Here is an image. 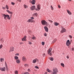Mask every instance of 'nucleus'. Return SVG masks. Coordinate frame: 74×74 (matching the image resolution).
<instances>
[{
	"label": "nucleus",
	"instance_id": "1",
	"mask_svg": "<svg viewBox=\"0 0 74 74\" xmlns=\"http://www.w3.org/2000/svg\"><path fill=\"white\" fill-rule=\"evenodd\" d=\"M58 72V68H54L53 69V71L51 72V74H57Z\"/></svg>",
	"mask_w": 74,
	"mask_h": 74
},
{
	"label": "nucleus",
	"instance_id": "2",
	"mask_svg": "<svg viewBox=\"0 0 74 74\" xmlns=\"http://www.w3.org/2000/svg\"><path fill=\"white\" fill-rule=\"evenodd\" d=\"M72 41V40H71L70 41V40H67L66 42V45L67 47H68L69 48V47L70 46V45H71V42Z\"/></svg>",
	"mask_w": 74,
	"mask_h": 74
},
{
	"label": "nucleus",
	"instance_id": "3",
	"mask_svg": "<svg viewBox=\"0 0 74 74\" xmlns=\"http://www.w3.org/2000/svg\"><path fill=\"white\" fill-rule=\"evenodd\" d=\"M3 16L4 17V19H6V18L7 19L9 20H10L11 19V18L10 17V16L8 15H5L4 14H3Z\"/></svg>",
	"mask_w": 74,
	"mask_h": 74
},
{
	"label": "nucleus",
	"instance_id": "4",
	"mask_svg": "<svg viewBox=\"0 0 74 74\" xmlns=\"http://www.w3.org/2000/svg\"><path fill=\"white\" fill-rule=\"evenodd\" d=\"M52 48H50L47 51V53L48 55H49L50 56H52Z\"/></svg>",
	"mask_w": 74,
	"mask_h": 74
},
{
	"label": "nucleus",
	"instance_id": "5",
	"mask_svg": "<svg viewBox=\"0 0 74 74\" xmlns=\"http://www.w3.org/2000/svg\"><path fill=\"white\" fill-rule=\"evenodd\" d=\"M41 9V5L38 4L36 6V8L35 9L36 11H39Z\"/></svg>",
	"mask_w": 74,
	"mask_h": 74
},
{
	"label": "nucleus",
	"instance_id": "6",
	"mask_svg": "<svg viewBox=\"0 0 74 74\" xmlns=\"http://www.w3.org/2000/svg\"><path fill=\"white\" fill-rule=\"evenodd\" d=\"M61 29H62V30L60 32H61V33H64V32H66V29H65V28H64L63 27H62Z\"/></svg>",
	"mask_w": 74,
	"mask_h": 74
},
{
	"label": "nucleus",
	"instance_id": "7",
	"mask_svg": "<svg viewBox=\"0 0 74 74\" xmlns=\"http://www.w3.org/2000/svg\"><path fill=\"white\" fill-rule=\"evenodd\" d=\"M41 22L42 25H44V26H45V25H46L47 23V22L45 20L42 21Z\"/></svg>",
	"mask_w": 74,
	"mask_h": 74
},
{
	"label": "nucleus",
	"instance_id": "8",
	"mask_svg": "<svg viewBox=\"0 0 74 74\" xmlns=\"http://www.w3.org/2000/svg\"><path fill=\"white\" fill-rule=\"evenodd\" d=\"M38 62V60L37 58H36L33 60L32 61V63H33L34 64L36 63V62Z\"/></svg>",
	"mask_w": 74,
	"mask_h": 74
},
{
	"label": "nucleus",
	"instance_id": "9",
	"mask_svg": "<svg viewBox=\"0 0 74 74\" xmlns=\"http://www.w3.org/2000/svg\"><path fill=\"white\" fill-rule=\"evenodd\" d=\"M14 47H11L10 48V51H9V52H12L14 51Z\"/></svg>",
	"mask_w": 74,
	"mask_h": 74
},
{
	"label": "nucleus",
	"instance_id": "10",
	"mask_svg": "<svg viewBox=\"0 0 74 74\" xmlns=\"http://www.w3.org/2000/svg\"><path fill=\"white\" fill-rule=\"evenodd\" d=\"M0 70L2 71H5V67H0Z\"/></svg>",
	"mask_w": 74,
	"mask_h": 74
},
{
	"label": "nucleus",
	"instance_id": "11",
	"mask_svg": "<svg viewBox=\"0 0 74 74\" xmlns=\"http://www.w3.org/2000/svg\"><path fill=\"white\" fill-rule=\"evenodd\" d=\"M44 29H45V32H48V28L47 27L45 26L44 27Z\"/></svg>",
	"mask_w": 74,
	"mask_h": 74
},
{
	"label": "nucleus",
	"instance_id": "12",
	"mask_svg": "<svg viewBox=\"0 0 74 74\" xmlns=\"http://www.w3.org/2000/svg\"><path fill=\"white\" fill-rule=\"evenodd\" d=\"M35 8H36V6L33 5L31 8V10H35Z\"/></svg>",
	"mask_w": 74,
	"mask_h": 74
},
{
	"label": "nucleus",
	"instance_id": "13",
	"mask_svg": "<svg viewBox=\"0 0 74 74\" xmlns=\"http://www.w3.org/2000/svg\"><path fill=\"white\" fill-rule=\"evenodd\" d=\"M5 64L6 70L7 71H8L9 70L8 67V66H7V63H6V62H5Z\"/></svg>",
	"mask_w": 74,
	"mask_h": 74
},
{
	"label": "nucleus",
	"instance_id": "14",
	"mask_svg": "<svg viewBox=\"0 0 74 74\" xmlns=\"http://www.w3.org/2000/svg\"><path fill=\"white\" fill-rule=\"evenodd\" d=\"M22 60L24 62H25V61H26V58L25 56L23 57L22 58Z\"/></svg>",
	"mask_w": 74,
	"mask_h": 74
},
{
	"label": "nucleus",
	"instance_id": "15",
	"mask_svg": "<svg viewBox=\"0 0 74 74\" xmlns=\"http://www.w3.org/2000/svg\"><path fill=\"white\" fill-rule=\"evenodd\" d=\"M22 40L23 41H26V36H25L24 38H23L22 39Z\"/></svg>",
	"mask_w": 74,
	"mask_h": 74
},
{
	"label": "nucleus",
	"instance_id": "16",
	"mask_svg": "<svg viewBox=\"0 0 74 74\" xmlns=\"http://www.w3.org/2000/svg\"><path fill=\"white\" fill-rule=\"evenodd\" d=\"M31 1V3L33 5L35 4V2H36V1L35 0H32V1Z\"/></svg>",
	"mask_w": 74,
	"mask_h": 74
},
{
	"label": "nucleus",
	"instance_id": "17",
	"mask_svg": "<svg viewBox=\"0 0 74 74\" xmlns=\"http://www.w3.org/2000/svg\"><path fill=\"white\" fill-rule=\"evenodd\" d=\"M27 22L30 23V22H33V20H32L31 19H29L27 21Z\"/></svg>",
	"mask_w": 74,
	"mask_h": 74
},
{
	"label": "nucleus",
	"instance_id": "18",
	"mask_svg": "<svg viewBox=\"0 0 74 74\" xmlns=\"http://www.w3.org/2000/svg\"><path fill=\"white\" fill-rule=\"evenodd\" d=\"M54 24L55 26H58V25H59V23H58L56 22L54 23Z\"/></svg>",
	"mask_w": 74,
	"mask_h": 74
},
{
	"label": "nucleus",
	"instance_id": "19",
	"mask_svg": "<svg viewBox=\"0 0 74 74\" xmlns=\"http://www.w3.org/2000/svg\"><path fill=\"white\" fill-rule=\"evenodd\" d=\"M38 15V14L37 13H35L34 14H33L32 15V16H34L35 17L36 16V17H37V15Z\"/></svg>",
	"mask_w": 74,
	"mask_h": 74
},
{
	"label": "nucleus",
	"instance_id": "20",
	"mask_svg": "<svg viewBox=\"0 0 74 74\" xmlns=\"http://www.w3.org/2000/svg\"><path fill=\"white\" fill-rule=\"evenodd\" d=\"M66 11H67V13H68V14H69V15H71V12H70V11L69 10H66Z\"/></svg>",
	"mask_w": 74,
	"mask_h": 74
},
{
	"label": "nucleus",
	"instance_id": "21",
	"mask_svg": "<svg viewBox=\"0 0 74 74\" xmlns=\"http://www.w3.org/2000/svg\"><path fill=\"white\" fill-rule=\"evenodd\" d=\"M47 26H48V27L50 28L51 27V25L49 24L48 23H46V24Z\"/></svg>",
	"mask_w": 74,
	"mask_h": 74
},
{
	"label": "nucleus",
	"instance_id": "22",
	"mask_svg": "<svg viewBox=\"0 0 74 74\" xmlns=\"http://www.w3.org/2000/svg\"><path fill=\"white\" fill-rule=\"evenodd\" d=\"M16 62L17 63H19L21 62V61L19 60H16Z\"/></svg>",
	"mask_w": 74,
	"mask_h": 74
},
{
	"label": "nucleus",
	"instance_id": "23",
	"mask_svg": "<svg viewBox=\"0 0 74 74\" xmlns=\"http://www.w3.org/2000/svg\"><path fill=\"white\" fill-rule=\"evenodd\" d=\"M23 6H24V8H27V7H28V6H27V5L25 4Z\"/></svg>",
	"mask_w": 74,
	"mask_h": 74
},
{
	"label": "nucleus",
	"instance_id": "24",
	"mask_svg": "<svg viewBox=\"0 0 74 74\" xmlns=\"http://www.w3.org/2000/svg\"><path fill=\"white\" fill-rule=\"evenodd\" d=\"M0 60L1 62H3V61H4V58H1L0 59Z\"/></svg>",
	"mask_w": 74,
	"mask_h": 74
},
{
	"label": "nucleus",
	"instance_id": "25",
	"mask_svg": "<svg viewBox=\"0 0 74 74\" xmlns=\"http://www.w3.org/2000/svg\"><path fill=\"white\" fill-rule=\"evenodd\" d=\"M7 12H8V13H9V14H12V12H11L10 11H9V10H7Z\"/></svg>",
	"mask_w": 74,
	"mask_h": 74
},
{
	"label": "nucleus",
	"instance_id": "26",
	"mask_svg": "<svg viewBox=\"0 0 74 74\" xmlns=\"http://www.w3.org/2000/svg\"><path fill=\"white\" fill-rule=\"evenodd\" d=\"M32 38L33 39V40H36V36H33Z\"/></svg>",
	"mask_w": 74,
	"mask_h": 74
},
{
	"label": "nucleus",
	"instance_id": "27",
	"mask_svg": "<svg viewBox=\"0 0 74 74\" xmlns=\"http://www.w3.org/2000/svg\"><path fill=\"white\" fill-rule=\"evenodd\" d=\"M61 66L63 67H64V64L63 63H61Z\"/></svg>",
	"mask_w": 74,
	"mask_h": 74
},
{
	"label": "nucleus",
	"instance_id": "28",
	"mask_svg": "<svg viewBox=\"0 0 74 74\" xmlns=\"http://www.w3.org/2000/svg\"><path fill=\"white\" fill-rule=\"evenodd\" d=\"M57 40V39H54L53 41L52 42V43H54V42H56V41Z\"/></svg>",
	"mask_w": 74,
	"mask_h": 74
},
{
	"label": "nucleus",
	"instance_id": "29",
	"mask_svg": "<svg viewBox=\"0 0 74 74\" xmlns=\"http://www.w3.org/2000/svg\"><path fill=\"white\" fill-rule=\"evenodd\" d=\"M14 59L16 60H18V57L17 56H14Z\"/></svg>",
	"mask_w": 74,
	"mask_h": 74
},
{
	"label": "nucleus",
	"instance_id": "30",
	"mask_svg": "<svg viewBox=\"0 0 74 74\" xmlns=\"http://www.w3.org/2000/svg\"><path fill=\"white\" fill-rule=\"evenodd\" d=\"M0 42H4V39H3V38H2L0 41Z\"/></svg>",
	"mask_w": 74,
	"mask_h": 74
},
{
	"label": "nucleus",
	"instance_id": "31",
	"mask_svg": "<svg viewBox=\"0 0 74 74\" xmlns=\"http://www.w3.org/2000/svg\"><path fill=\"white\" fill-rule=\"evenodd\" d=\"M5 8H6L7 10H8V9H9V7H8V6L7 5H6Z\"/></svg>",
	"mask_w": 74,
	"mask_h": 74
},
{
	"label": "nucleus",
	"instance_id": "32",
	"mask_svg": "<svg viewBox=\"0 0 74 74\" xmlns=\"http://www.w3.org/2000/svg\"><path fill=\"white\" fill-rule=\"evenodd\" d=\"M18 72L17 70H16L14 71V74H18Z\"/></svg>",
	"mask_w": 74,
	"mask_h": 74
},
{
	"label": "nucleus",
	"instance_id": "33",
	"mask_svg": "<svg viewBox=\"0 0 74 74\" xmlns=\"http://www.w3.org/2000/svg\"><path fill=\"white\" fill-rule=\"evenodd\" d=\"M49 59H50V60H51V61H53V58L52 57H50Z\"/></svg>",
	"mask_w": 74,
	"mask_h": 74
},
{
	"label": "nucleus",
	"instance_id": "34",
	"mask_svg": "<svg viewBox=\"0 0 74 74\" xmlns=\"http://www.w3.org/2000/svg\"><path fill=\"white\" fill-rule=\"evenodd\" d=\"M50 7L51 10H53V7H52V5H51Z\"/></svg>",
	"mask_w": 74,
	"mask_h": 74
},
{
	"label": "nucleus",
	"instance_id": "35",
	"mask_svg": "<svg viewBox=\"0 0 74 74\" xmlns=\"http://www.w3.org/2000/svg\"><path fill=\"white\" fill-rule=\"evenodd\" d=\"M69 37L70 38H71V39L73 38V37H72V36L71 35H69Z\"/></svg>",
	"mask_w": 74,
	"mask_h": 74
},
{
	"label": "nucleus",
	"instance_id": "36",
	"mask_svg": "<svg viewBox=\"0 0 74 74\" xmlns=\"http://www.w3.org/2000/svg\"><path fill=\"white\" fill-rule=\"evenodd\" d=\"M47 71L49 72V73H51V71L49 70V69H47Z\"/></svg>",
	"mask_w": 74,
	"mask_h": 74
},
{
	"label": "nucleus",
	"instance_id": "37",
	"mask_svg": "<svg viewBox=\"0 0 74 74\" xmlns=\"http://www.w3.org/2000/svg\"><path fill=\"white\" fill-rule=\"evenodd\" d=\"M24 66L25 67H29V65L27 64H25L24 65Z\"/></svg>",
	"mask_w": 74,
	"mask_h": 74
},
{
	"label": "nucleus",
	"instance_id": "38",
	"mask_svg": "<svg viewBox=\"0 0 74 74\" xmlns=\"http://www.w3.org/2000/svg\"><path fill=\"white\" fill-rule=\"evenodd\" d=\"M22 74H29V73L28 72H26L25 73H23Z\"/></svg>",
	"mask_w": 74,
	"mask_h": 74
},
{
	"label": "nucleus",
	"instance_id": "39",
	"mask_svg": "<svg viewBox=\"0 0 74 74\" xmlns=\"http://www.w3.org/2000/svg\"><path fill=\"white\" fill-rule=\"evenodd\" d=\"M45 45V42H42V45Z\"/></svg>",
	"mask_w": 74,
	"mask_h": 74
},
{
	"label": "nucleus",
	"instance_id": "40",
	"mask_svg": "<svg viewBox=\"0 0 74 74\" xmlns=\"http://www.w3.org/2000/svg\"><path fill=\"white\" fill-rule=\"evenodd\" d=\"M34 68H35V69H39V68L37 66H35L34 67Z\"/></svg>",
	"mask_w": 74,
	"mask_h": 74
},
{
	"label": "nucleus",
	"instance_id": "41",
	"mask_svg": "<svg viewBox=\"0 0 74 74\" xmlns=\"http://www.w3.org/2000/svg\"><path fill=\"white\" fill-rule=\"evenodd\" d=\"M11 4L12 5H15V3L13 2H12Z\"/></svg>",
	"mask_w": 74,
	"mask_h": 74
},
{
	"label": "nucleus",
	"instance_id": "42",
	"mask_svg": "<svg viewBox=\"0 0 74 74\" xmlns=\"http://www.w3.org/2000/svg\"><path fill=\"white\" fill-rule=\"evenodd\" d=\"M48 21H49V22H50V23H52L53 22V21L52 20H48Z\"/></svg>",
	"mask_w": 74,
	"mask_h": 74
},
{
	"label": "nucleus",
	"instance_id": "43",
	"mask_svg": "<svg viewBox=\"0 0 74 74\" xmlns=\"http://www.w3.org/2000/svg\"><path fill=\"white\" fill-rule=\"evenodd\" d=\"M28 44H29L31 45L32 44V42H31L30 41H28Z\"/></svg>",
	"mask_w": 74,
	"mask_h": 74
},
{
	"label": "nucleus",
	"instance_id": "44",
	"mask_svg": "<svg viewBox=\"0 0 74 74\" xmlns=\"http://www.w3.org/2000/svg\"><path fill=\"white\" fill-rule=\"evenodd\" d=\"M44 36H45V37H47V34L46 33H45V34H44Z\"/></svg>",
	"mask_w": 74,
	"mask_h": 74
},
{
	"label": "nucleus",
	"instance_id": "45",
	"mask_svg": "<svg viewBox=\"0 0 74 74\" xmlns=\"http://www.w3.org/2000/svg\"><path fill=\"white\" fill-rule=\"evenodd\" d=\"M2 47H3V45H1L0 46V49H1V48H2Z\"/></svg>",
	"mask_w": 74,
	"mask_h": 74
},
{
	"label": "nucleus",
	"instance_id": "46",
	"mask_svg": "<svg viewBox=\"0 0 74 74\" xmlns=\"http://www.w3.org/2000/svg\"><path fill=\"white\" fill-rule=\"evenodd\" d=\"M15 55L16 56H19V54L18 53H16L15 54Z\"/></svg>",
	"mask_w": 74,
	"mask_h": 74
},
{
	"label": "nucleus",
	"instance_id": "47",
	"mask_svg": "<svg viewBox=\"0 0 74 74\" xmlns=\"http://www.w3.org/2000/svg\"><path fill=\"white\" fill-rule=\"evenodd\" d=\"M27 71L28 72H30V70L29 69H28Z\"/></svg>",
	"mask_w": 74,
	"mask_h": 74
},
{
	"label": "nucleus",
	"instance_id": "48",
	"mask_svg": "<svg viewBox=\"0 0 74 74\" xmlns=\"http://www.w3.org/2000/svg\"><path fill=\"white\" fill-rule=\"evenodd\" d=\"M2 9H3V10H5V7H2Z\"/></svg>",
	"mask_w": 74,
	"mask_h": 74
},
{
	"label": "nucleus",
	"instance_id": "49",
	"mask_svg": "<svg viewBox=\"0 0 74 74\" xmlns=\"http://www.w3.org/2000/svg\"><path fill=\"white\" fill-rule=\"evenodd\" d=\"M71 50L72 51H74V48H72Z\"/></svg>",
	"mask_w": 74,
	"mask_h": 74
},
{
	"label": "nucleus",
	"instance_id": "50",
	"mask_svg": "<svg viewBox=\"0 0 74 74\" xmlns=\"http://www.w3.org/2000/svg\"><path fill=\"white\" fill-rule=\"evenodd\" d=\"M31 19H32V20H33V19H34V18H33V17H32Z\"/></svg>",
	"mask_w": 74,
	"mask_h": 74
},
{
	"label": "nucleus",
	"instance_id": "51",
	"mask_svg": "<svg viewBox=\"0 0 74 74\" xmlns=\"http://www.w3.org/2000/svg\"><path fill=\"white\" fill-rule=\"evenodd\" d=\"M45 53H43V54L42 55L43 57H44V56H45Z\"/></svg>",
	"mask_w": 74,
	"mask_h": 74
},
{
	"label": "nucleus",
	"instance_id": "52",
	"mask_svg": "<svg viewBox=\"0 0 74 74\" xmlns=\"http://www.w3.org/2000/svg\"><path fill=\"white\" fill-rule=\"evenodd\" d=\"M23 44V42H21L20 43V44L21 45H22V44Z\"/></svg>",
	"mask_w": 74,
	"mask_h": 74
},
{
	"label": "nucleus",
	"instance_id": "53",
	"mask_svg": "<svg viewBox=\"0 0 74 74\" xmlns=\"http://www.w3.org/2000/svg\"><path fill=\"white\" fill-rule=\"evenodd\" d=\"M66 58L68 59H69V56H67Z\"/></svg>",
	"mask_w": 74,
	"mask_h": 74
},
{
	"label": "nucleus",
	"instance_id": "54",
	"mask_svg": "<svg viewBox=\"0 0 74 74\" xmlns=\"http://www.w3.org/2000/svg\"><path fill=\"white\" fill-rule=\"evenodd\" d=\"M48 74V72H46L45 73V74Z\"/></svg>",
	"mask_w": 74,
	"mask_h": 74
},
{
	"label": "nucleus",
	"instance_id": "55",
	"mask_svg": "<svg viewBox=\"0 0 74 74\" xmlns=\"http://www.w3.org/2000/svg\"><path fill=\"white\" fill-rule=\"evenodd\" d=\"M18 1L21 2V0H18Z\"/></svg>",
	"mask_w": 74,
	"mask_h": 74
},
{
	"label": "nucleus",
	"instance_id": "56",
	"mask_svg": "<svg viewBox=\"0 0 74 74\" xmlns=\"http://www.w3.org/2000/svg\"><path fill=\"white\" fill-rule=\"evenodd\" d=\"M58 7L59 8H60V5H58Z\"/></svg>",
	"mask_w": 74,
	"mask_h": 74
},
{
	"label": "nucleus",
	"instance_id": "57",
	"mask_svg": "<svg viewBox=\"0 0 74 74\" xmlns=\"http://www.w3.org/2000/svg\"><path fill=\"white\" fill-rule=\"evenodd\" d=\"M69 0V1H71V0Z\"/></svg>",
	"mask_w": 74,
	"mask_h": 74
},
{
	"label": "nucleus",
	"instance_id": "58",
	"mask_svg": "<svg viewBox=\"0 0 74 74\" xmlns=\"http://www.w3.org/2000/svg\"><path fill=\"white\" fill-rule=\"evenodd\" d=\"M29 33H30V32H29Z\"/></svg>",
	"mask_w": 74,
	"mask_h": 74
},
{
	"label": "nucleus",
	"instance_id": "59",
	"mask_svg": "<svg viewBox=\"0 0 74 74\" xmlns=\"http://www.w3.org/2000/svg\"><path fill=\"white\" fill-rule=\"evenodd\" d=\"M4 0H3V1H4Z\"/></svg>",
	"mask_w": 74,
	"mask_h": 74
}]
</instances>
